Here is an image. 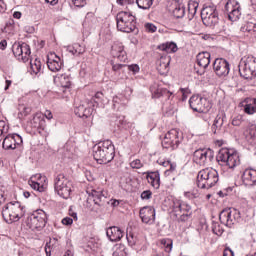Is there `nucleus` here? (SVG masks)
Instances as JSON below:
<instances>
[{
    "mask_svg": "<svg viewBox=\"0 0 256 256\" xmlns=\"http://www.w3.org/2000/svg\"><path fill=\"white\" fill-rule=\"evenodd\" d=\"M93 157L99 165H107L115 159V145L111 140H104L93 146Z\"/></svg>",
    "mask_w": 256,
    "mask_h": 256,
    "instance_id": "nucleus-1",
    "label": "nucleus"
},
{
    "mask_svg": "<svg viewBox=\"0 0 256 256\" xmlns=\"http://www.w3.org/2000/svg\"><path fill=\"white\" fill-rule=\"evenodd\" d=\"M171 217L177 223H187L193 217V208L183 200L174 199L172 203Z\"/></svg>",
    "mask_w": 256,
    "mask_h": 256,
    "instance_id": "nucleus-2",
    "label": "nucleus"
},
{
    "mask_svg": "<svg viewBox=\"0 0 256 256\" xmlns=\"http://www.w3.org/2000/svg\"><path fill=\"white\" fill-rule=\"evenodd\" d=\"M219 181V173L213 168L200 170L197 175V186L200 189H211L217 185Z\"/></svg>",
    "mask_w": 256,
    "mask_h": 256,
    "instance_id": "nucleus-3",
    "label": "nucleus"
},
{
    "mask_svg": "<svg viewBox=\"0 0 256 256\" xmlns=\"http://www.w3.org/2000/svg\"><path fill=\"white\" fill-rule=\"evenodd\" d=\"M116 22L118 31H122V33H133L137 29V18L131 12H119Z\"/></svg>",
    "mask_w": 256,
    "mask_h": 256,
    "instance_id": "nucleus-4",
    "label": "nucleus"
},
{
    "mask_svg": "<svg viewBox=\"0 0 256 256\" xmlns=\"http://www.w3.org/2000/svg\"><path fill=\"white\" fill-rule=\"evenodd\" d=\"M218 163L226 165L228 169H235L238 165H241V159L239 153L233 149L221 148L217 155Z\"/></svg>",
    "mask_w": 256,
    "mask_h": 256,
    "instance_id": "nucleus-5",
    "label": "nucleus"
},
{
    "mask_svg": "<svg viewBox=\"0 0 256 256\" xmlns=\"http://www.w3.org/2000/svg\"><path fill=\"white\" fill-rule=\"evenodd\" d=\"M23 215V207L20 202H10L2 210V217L6 223L19 221Z\"/></svg>",
    "mask_w": 256,
    "mask_h": 256,
    "instance_id": "nucleus-6",
    "label": "nucleus"
},
{
    "mask_svg": "<svg viewBox=\"0 0 256 256\" xmlns=\"http://www.w3.org/2000/svg\"><path fill=\"white\" fill-rule=\"evenodd\" d=\"M25 223L31 231H41L47 224V213L43 210H36L28 215Z\"/></svg>",
    "mask_w": 256,
    "mask_h": 256,
    "instance_id": "nucleus-7",
    "label": "nucleus"
},
{
    "mask_svg": "<svg viewBox=\"0 0 256 256\" xmlns=\"http://www.w3.org/2000/svg\"><path fill=\"white\" fill-rule=\"evenodd\" d=\"M239 73L244 79H255L256 58L253 56L242 58L239 65Z\"/></svg>",
    "mask_w": 256,
    "mask_h": 256,
    "instance_id": "nucleus-8",
    "label": "nucleus"
},
{
    "mask_svg": "<svg viewBox=\"0 0 256 256\" xmlns=\"http://www.w3.org/2000/svg\"><path fill=\"white\" fill-rule=\"evenodd\" d=\"M183 142V132L179 131L178 129H172L168 131L163 140H162V147L164 149H175L179 148V144Z\"/></svg>",
    "mask_w": 256,
    "mask_h": 256,
    "instance_id": "nucleus-9",
    "label": "nucleus"
},
{
    "mask_svg": "<svg viewBox=\"0 0 256 256\" xmlns=\"http://www.w3.org/2000/svg\"><path fill=\"white\" fill-rule=\"evenodd\" d=\"M105 203H107L105 192L103 190H92L86 201V207L90 209V211L97 213V209L103 207Z\"/></svg>",
    "mask_w": 256,
    "mask_h": 256,
    "instance_id": "nucleus-10",
    "label": "nucleus"
},
{
    "mask_svg": "<svg viewBox=\"0 0 256 256\" xmlns=\"http://www.w3.org/2000/svg\"><path fill=\"white\" fill-rule=\"evenodd\" d=\"M71 187L73 184L64 174H59L54 181V189L56 193L63 199H69L71 195Z\"/></svg>",
    "mask_w": 256,
    "mask_h": 256,
    "instance_id": "nucleus-11",
    "label": "nucleus"
},
{
    "mask_svg": "<svg viewBox=\"0 0 256 256\" xmlns=\"http://www.w3.org/2000/svg\"><path fill=\"white\" fill-rule=\"evenodd\" d=\"M219 219L222 225L232 227L237 225L241 219V212L235 208H225L219 214Z\"/></svg>",
    "mask_w": 256,
    "mask_h": 256,
    "instance_id": "nucleus-12",
    "label": "nucleus"
},
{
    "mask_svg": "<svg viewBox=\"0 0 256 256\" xmlns=\"http://www.w3.org/2000/svg\"><path fill=\"white\" fill-rule=\"evenodd\" d=\"M201 19L206 27H216V25H219V13L217 12V7H204L201 11Z\"/></svg>",
    "mask_w": 256,
    "mask_h": 256,
    "instance_id": "nucleus-13",
    "label": "nucleus"
},
{
    "mask_svg": "<svg viewBox=\"0 0 256 256\" xmlns=\"http://www.w3.org/2000/svg\"><path fill=\"white\" fill-rule=\"evenodd\" d=\"M215 157V152L209 148L197 149L193 153V161L197 163V165H207V163H211Z\"/></svg>",
    "mask_w": 256,
    "mask_h": 256,
    "instance_id": "nucleus-14",
    "label": "nucleus"
},
{
    "mask_svg": "<svg viewBox=\"0 0 256 256\" xmlns=\"http://www.w3.org/2000/svg\"><path fill=\"white\" fill-rule=\"evenodd\" d=\"M189 105L193 111L197 113H207L209 109H211V105H209V101L199 95H193L189 99Z\"/></svg>",
    "mask_w": 256,
    "mask_h": 256,
    "instance_id": "nucleus-15",
    "label": "nucleus"
},
{
    "mask_svg": "<svg viewBox=\"0 0 256 256\" xmlns=\"http://www.w3.org/2000/svg\"><path fill=\"white\" fill-rule=\"evenodd\" d=\"M21 145H23V138L19 134H8L3 138L2 148L5 151H15Z\"/></svg>",
    "mask_w": 256,
    "mask_h": 256,
    "instance_id": "nucleus-16",
    "label": "nucleus"
},
{
    "mask_svg": "<svg viewBox=\"0 0 256 256\" xmlns=\"http://www.w3.org/2000/svg\"><path fill=\"white\" fill-rule=\"evenodd\" d=\"M225 11L228 13L230 21H238L241 17V5L236 0H230L225 5Z\"/></svg>",
    "mask_w": 256,
    "mask_h": 256,
    "instance_id": "nucleus-17",
    "label": "nucleus"
},
{
    "mask_svg": "<svg viewBox=\"0 0 256 256\" xmlns=\"http://www.w3.org/2000/svg\"><path fill=\"white\" fill-rule=\"evenodd\" d=\"M28 183L34 191H38L39 193H43V191L47 189V177L42 176L41 174L32 176Z\"/></svg>",
    "mask_w": 256,
    "mask_h": 256,
    "instance_id": "nucleus-18",
    "label": "nucleus"
},
{
    "mask_svg": "<svg viewBox=\"0 0 256 256\" xmlns=\"http://www.w3.org/2000/svg\"><path fill=\"white\" fill-rule=\"evenodd\" d=\"M213 69L218 77H227L230 71L229 62L223 58H217L213 63Z\"/></svg>",
    "mask_w": 256,
    "mask_h": 256,
    "instance_id": "nucleus-19",
    "label": "nucleus"
},
{
    "mask_svg": "<svg viewBox=\"0 0 256 256\" xmlns=\"http://www.w3.org/2000/svg\"><path fill=\"white\" fill-rule=\"evenodd\" d=\"M111 55L114 59H118L122 63H125L127 59V52H125V46L121 42H114L111 47Z\"/></svg>",
    "mask_w": 256,
    "mask_h": 256,
    "instance_id": "nucleus-20",
    "label": "nucleus"
},
{
    "mask_svg": "<svg viewBox=\"0 0 256 256\" xmlns=\"http://www.w3.org/2000/svg\"><path fill=\"white\" fill-rule=\"evenodd\" d=\"M140 218L143 223L153 225L155 223V208L146 206L140 209Z\"/></svg>",
    "mask_w": 256,
    "mask_h": 256,
    "instance_id": "nucleus-21",
    "label": "nucleus"
},
{
    "mask_svg": "<svg viewBox=\"0 0 256 256\" xmlns=\"http://www.w3.org/2000/svg\"><path fill=\"white\" fill-rule=\"evenodd\" d=\"M242 182L249 187H255L256 185V168H246L242 174Z\"/></svg>",
    "mask_w": 256,
    "mask_h": 256,
    "instance_id": "nucleus-22",
    "label": "nucleus"
},
{
    "mask_svg": "<svg viewBox=\"0 0 256 256\" xmlns=\"http://www.w3.org/2000/svg\"><path fill=\"white\" fill-rule=\"evenodd\" d=\"M47 65L48 69H50L53 73H57V71H61L63 61H61V58L57 56V54L50 53L48 55Z\"/></svg>",
    "mask_w": 256,
    "mask_h": 256,
    "instance_id": "nucleus-23",
    "label": "nucleus"
},
{
    "mask_svg": "<svg viewBox=\"0 0 256 256\" xmlns=\"http://www.w3.org/2000/svg\"><path fill=\"white\" fill-rule=\"evenodd\" d=\"M106 235L112 243H117V241H121V239H123V231L117 226L109 227L106 230Z\"/></svg>",
    "mask_w": 256,
    "mask_h": 256,
    "instance_id": "nucleus-24",
    "label": "nucleus"
},
{
    "mask_svg": "<svg viewBox=\"0 0 256 256\" xmlns=\"http://www.w3.org/2000/svg\"><path fill=\"white\" fill-rule=\"evenodd\" d=\"M54 83L60 85L63 89H69L71 87V76L68 74H58L54 76Z\"/></svg>",
    "mask_w": 256,
    "mask_h": 256,
    "instance_id": "nucleus-25",
    "label": "nucleus"
},
{
    "mask_svg": "<svg viewBox=\"0 0 256 256\" xmlns=\"http://www.w3.org/2000/svg\"><path fill=\"white\" fill-rule=\"evenodd\" d=\"M197 63L199 67L203 69H207L209 64L211 63V53L209 52H201L197 55Z\"/></svg>",
    "mask_w": 256,
    "mask_h": 256,
    "instance_id": "nucleus-26",
    "label": "nucleus"
},
{
    "mask_svg": "<svg viewBox=\"0 0 256 256\" xmlns=\"http://www.w3.org/2000/svg\"><path fill=\"white\" fill-rule=\"evenodd\" d=\"M146 179L154 189H159V187H161V177L159 172L148 173Z\"/></svg>",
    "mask_w": 256,
    "mask_h": 256,
    "instance_id": "nucleus-27",
    "label": "nucleus"
},
{
    "mask_svg": "<svg viewBox=\"0 0 256 256\" xmlns=\"http://www.w3.org/2000/svg\"><path fill=\"white\" fill-rule=\"evenodd\" d=\"M152 97L159 99V97H164V99H171L173 93L165 88H158L154 90L151 88Z\"/></svg>",
    "mask_w": 256,
    "mask_h": 256,
    "instance_id": "nucleus-28",
    "label": "nucleus"
},
{
    "mask_svg": "<svg viewBox=\"0 0 256 256\" xmlns=\"http://www.w3.org/2000/svg\"><path fill=\"white\" fill-rule=\"evenodd\" d=\"M169 63H171V58H161L157 70L160 75H165L169 73Z\"/></svg>",
    "mask_w": 256,
    "mask_h": 256,
    "instance_id": "nucleus-29",
    "label": "nucleus"
},
{
    "mask_svg": "<svg viewBox=\"0 0 256 256\" xmlns=\"http://www.w3.org/2000/svg\"><path fill=\"white\" fill-rule=\"evenodd\" d=\"M158 49L165 51V53H177L179 48L175 42H166L158 46Z\"/></svg>",
    "mask_w": 256,
    "mask_h": 256,
    "instance_id": "nucleus-30",
    "label": "nucleus"
},
{
    "mask_svg": "<svg viewBox=\"0 0 256 256\" xmlns=\"http://www.w3.org/2000/svg\"><path fill=\"white\" fill-rule=\"evenodd\" d=\"M244 135L248 143H250L251 145L256 144V126H253L252 128L246 130Z\"/></svg>",
    "mask_w": 256,
    "mask_h": 256,
    "instance_id": "nucleus-31",
    "label": "nucleus"
},
{
    "mask_svg": "<svg viewBox=\"0 0 256 256\" xmlns=\"http://www.w3.org/2000/svg\"><path fill=\"white\" fill-rule=\"evenodd\" d=\"M67 51L73 55H83V53H85V46L75 43L72 46H69Z\"/></svg>",
    "mask_w": 256,
    "mask_h": 256,
    "instance_id": "nucleus-32",
    "label": "nucleus"
},
{
    "mask_svg": "<svg viewBox=\"0 0 256 256\" xmlns=\"http://www.w3.org/2000/svg\"><path fill=\"white\" fill-rule=\"evenodd\" d=\"M45 121V116L41 113H36L33 117V119L30 121L32 127L35 129H38V127H41L43 125V122Z\"/></svg>",
    "mask_w": 256,
    "mask_h": 256,
    "instance_id": "nucleus-33",
    "label": "nucleus"
},
{
    "mask_svg": "<svg viewBox=\"0 0 256 256\" xmlns=\"http://www.w3.org/2000/svg\"><path fill=\"white\" fill-rule=\"evenodd\" d=\"M221 127H223V117H221V115H217L212 124V132L214 133V135H217V133H219Z\"/></svg>",
    "mask_w": 256,
    "mask_h": 256,
    "instance_id": "nucleus-34",
    "label": "nucleus"
},
{
    "mask_svg": "<svg viewBox=\"0 0 256 256\" xmlns=\"http://www.w3.org/2000/svg\"><path fill=\"white\" fill-rule=\"evenodd\" d=\"M30 67H31V71H32V73H34V75H39V73H42L41 60L35 59L34 61H31Z\"/></svg>",
    "mask_w": 256,
    "mask_h": 256,
    "instance_id": "nucleus-35",
    "label": "nucleus"
},
{
    "mask_svg": "<svg viewBox=\"0 0 256 256\" xmlns=\"http://www.w3.org/2000/svg\"><path fill=\"white\" fill-rule=\"evenodd\" d=\"M173 15L176 19H183L185 17V6L183 4H179L174 10Z\"/></svg>",
    "mask_w": 256,
    "mask_h": 256,
    "instance_id": "nucleus-36",
    "label": "nucleus"
},
{
    "mask_svg": "<svg viewBox=\"0 0 256 256\" xmlns=\"http://www.w3.org/2000/svg\"><path fill=\"white\" fill-rule=\"evenodd\" d=\"M161 245L164 247L166 253H171L173 251V240L169 238H164L160 241Z\"/></svg>",
    "mask_w": 256,
    "mask_h": 256,
    "instance_id": "nucleus-37",
    "label": "nucleus"
},
{
    "mask_svg": "<svg viewBox=\"0 0 256 256\" xmlns=\"http://www.w3.org/2000/svg\"><path fill=\"white\" fill-rule=\"evenodd\" d=\"M9 133V125L3 120H0V141H3L5 135Z\"/></svg>",
    "mask_w": 256,
    "mask_h": 256,
    "instance_id": "nucleus-38",
    "label": "nucleus"
},
{
    "mask_svg": "<svg viewBox=\"0 0 256 256\" xmlns=\"http://www.w3.org/2000/svg\"><path fill=\"white\" fill-rule=\"evenodd\" d=\"M31 55V48L27 43H22V55L20 56L22 61H27Z\"/></svg>",
    "mask_w": 256,
    "mask_h": 256,
    "instance_id": "nucleus-39",
    "label": "nucleus"
},
{
    "mask_svg": "<svg viewBox=\"0 0 256 256\" xmlns=\"http://www.w3.org/2000/svg\"><path fill=\"white\" fill-rule=\"evenodd\" d=\"M155 0H136L139 9H151Z\"/></svg>",
    "mask_w": 256,
    "mask_h": 256,
    "instance_id": "nucleus-40",
    "label": "nucleus"
},
{
    "mask_svg": "<svg viewBox=\"0 0 256 256\" xmlns=\"http://www.w3.org/2000/svg\"><path fill=\"white\" fill-rule=\"evenodd\" d=\"M255 23L253 22H247L242 28L241 31H243V33H250V35H252L253 30L255 29Z\"/></svg>",
    "mask_w": 256,
    "mask_h": 256,
    "instance_id": "nucleus-41",
    "label": "nucleus"
},
{
    "mask_svg": "<svg viewBox=\"0 0 256 256\" xmlns=\"http://www.w3.org/2000/svg\"><path fill=\"white\" fill-rule=\"evenodd\" d=\"M12 51L15 57H21L23 55V44H14Z\"/></svg>",
    "mask_w": 256,
    "mask_h": 256,
    "instance_id": "nucleus-42",
    "label": "nucleus"
},
{
    "mask_svg": "<svg viewBox=\"0 0 256 256\" xmlns=\"http://www.w3.org/2000/svg\"><path fill=\"white\" fill-rule=\"evenodd\" d=\"M197 7H199V4L196 2H191L188 4V13L193 17L195 13H197Z\"/></svg>",
    "mask_w": 256,
    "mask_h": 256,
    "instance_id": "nucleus-43",
    "label": "nucleus"
},
{
    "mask_svg": "<svg viewBox=\"0 0 256 256\" xmlns=\"http://www.w3.org/2000/svg\"><path fill=\"white\" fill-rule=\"evenodd\" d=\"M212 231L215 235L221 236L223 235V228L219 225V223H213L212 225Z\"/></svg>",
    "mask_w": 256,
    "mask_h": 256,
    "instance_id": "nucleus-44",
    "label": "nucleus"
},
{
    "mask_svg": "<svg viewBox=\"0 0 256 256\" xmlns=\"http://www.w3.org/2000/svg\"><path fill=\"white\" fill-rule=\"evenodd\" d=\"M84 112H85V105H79L74 109L75 115H77V117H80V119L83 118Z\"/></svg>",
    "mask_w": 256,
    "mask_h": 256,
    "instance_id": "nucleus-45",
    "label": "nucleus"
},
{
    "mask_svg": "<svg viewBox=\"0 0 256 256\" xmlns=\"http://www.w3.org/2000/svg\"><path fill=\"white\" fill-rule=\"evenodd\" d=\"M244 112L247 113V115H253L254 113H256L255 109L253 108V106H251L250 103H246L244 105Z\"/></svg>",
    "mask_w": 256,
    "mask_h": 256,
    "instance_id": "nucleus-46",
    "label": "nucleus"
},
{
    "mask_svg": "<svg viewBox=\"0 0 256 256\" xmlns=\"http://www.w3.org/2000/svg\"><path fill=\"white\" fill-rule=\"evenodd\" d=\"M130 167H132V169H141L143 163L139 159H136L130 163Z\"/></svg>",
    "mask_w": 256,
    "mask_h": 256,
    "instance_id": "nucleus-47",
    "label": "nucleus"
},
{
    "mask_svg": "<svg viewBox=\"0 0 256 256\" xmlns=\"http://www.w3.org/2000/svg\"><path fill=\"white\" fill-rule=\"evenodd\" d=\"M91 115H93V108L85 107L84 114L82 115V119H88V117H91Z\"/></svg>",
    "mask_w": 256,
    "mask_h": 256,
    "instance_id": "nucleus-48",
    "label": "nucleus"
},
{
    "mask_svg": "<svg viewBox=\"0 0 256 256\" xmlns=\"http://www.w3.org/2000/svg\"><path fill=\"white\" fill-rule=\"evenodd\" d=\"M141 199H143V200H149V199H151V197H153V192H151V190H146V191H143L142 193H141Z\"/></svg>",
    "mask_w": 256,
    "mask_h": 256,
    "instance_id": "nucleus-49",
    "label": "nucleus"
},
{
    "mask_svg": "<svg viewBox=\"0 0 256 256\" xmlns=\"http://www.w3.org/2000/svg\"><path fill=\"white\" fill-rule=\"evenodd\" d=\"M145 29L148 31V33H155V31H157V26L152 23H147L145 24Z\"/></svg>",
    "mask_w": 256,
    "mask_h": 256,
    "instance_id": "nucleus-50",
    "label": "nucleus"
},
{
    "mask_svg": "<svg viewBox=\"0 0 256 256\" xmlns=\"http://www.w3.org/2000/svg\"><path fill=\"white\" fill-rule=\"evenodd\" d=\"M75 7H85L87 0H72Z\"/></svg>",
    "mask_w": 256,
    "mask_h": 256,
    "instance_id": "nucleus-51",
    "label": "nucleus"
},
{
    "mask_svg": "<svg viewBox=\"0 0 256 256\" xmlns=\"http://www.w3.org/2000/svg\"><path fill=\"white\" fill-rule=\"evenodd\" d=\"M245 103H249L252 109L256 112V98H247Z\"/></svg>",
    "mask_w": 256,
    "mask_h": 256,
    "instance_id": "nucleus-52",
    "label": "nucleus"
},
{
    "mask_svg": "<svg viewBox=\"0 0 256 256\" xmlns=\"http://www.w3.org/2000/svg\"><path fill=\"white\" fill-rule=\"evenodd\" d=\"M128 69L130 70V71H132V73L135 75L136 73H139V65H137V64H132V65H129L128 66Z\"/></svg>",
    "mask_w": 256,
    "mask_h": 256,
    "instance_id": "nucleus-53",
    "label": "nucleus"
},
{
    "mask_svg": "<svg viewBox=\"0 0 256 256\" xmlns=\"http://www.w3.org/2000/svg\"><path fill=\"white\" fill-rule=\"evenodd\" d=\"M126 238H127L129 245H131V247H133V245H135V238L133 237V234L127 235Z\"/></svg>",
    "mask_w": 256,
    "mask_h": 256,
    "instance_id": "nucleus-54",
    "label": "nucleus"
},
{
    "mask_svg": "<svg viewBox=\"0 0 256 256\" xmlns=\"http://www.w3.org/2000/svg\"><path fill=\"white\" fill-rule=\"evenodd\" d=\"M125 67V64H114L112 62V70L113 71H120V69H123Z\"/></svg>",
    "mask_w": 256,
    "mask_h": 256,
    "instance_id": "nucleus-55",
    "label": "nucleus"
},
{
    "mask_svg": "<svg viewBox=\"0 0 256 256\" xmlns=\"http://www.w3.org/2000/svg\"><path fill=\"white\" fill-rule=\"evenodd\" d=\"M118 5H132V3H135V0H117Z\"/></svg>",
    "mask_w": 256,
    "mask_h": 256,
    "instance_id": "nucleus-56",
    "label": "nucleus"
},
{
    "mask_svg": "<svg viewBox=\"0 0 256 256\" xmlns=\"http://www.w3.org/2000/svg\"><path fill=\"white\" fill-rule=\"evenodd\" d=\"M63 225H73V219L69 217H65L62 219Z\"/></svg>",
    "mask_w": 256,
    "mask_h": 256,
    "instance_id": "nucleus-57",
    "label": "nucleus"
},
{
    "mask_svg": "<svg viewBox=\"0 0 256 256\" xmlns=\"http://www.w3.org/2000/svg\"><path fill=\"white\" fill-rule=\"evenodd\" d=\"M223 256H235V253L233 252V250H231L230 248H226L223 251Z\"/></svg>",
    "mask_w": 256,
    "mask_h": 256,
    "instance_id": "nucleus-58",
    "label": "nucleus"
},
{
    "mask_svg": "<svg viewBox=\"0 0 256 256\" xmlns=\"http://www.w3.org/2000/svg\"><path fill=\"white\" fill-rule=\"evenodd\" d=\"M7 11V5L3 0H0V13H5Z\"/></svg>",
    "mask_w": 256,
    "mask_h": 256,
    "instance_id": "nucleus-59",
    "label": "nucleus"
},
{
    "mask_svg": "<svg viewBox=\"0 0 256 256\" xmlns=\"http://www.w3.org/2000/svg\"><path fill=\"white\" fill-rule=\"evenodd\" d=\"M181 93H182V101H187V88H181L180 89Z\"/></svg>",
    "mask_w": 256,
    "mask_h": 256,
    "instance_id": "nucleus-60",
    "label": "nucleus"
},
{
    "mask_svg": "<svg viewBox=\"0 0 256 256\" xmlns=\"http://www.w3.org/2000/svg\"><path fill=\"white\" fill-rule=\"evenodd\" d=\"M43 116L46 117V119H48L49 121L53 119V113H51V110H46Z\"/></svg>",
    "mask_w": 256,
    "mask_h": 256,
    "instance_id": "nucleus-61",
    "label": "nucleus"
},
{
    "mask_svg": "<svg viewBox=\"0 0 256 256\" xmlns=\"http://www.w3.org/2000/svg\"><path fill=\"white\" fill-rule=\"evenodd\" d=\"M45 253L47 256H51V243H46Z\"/></svg>",
    "mask_w": 256,
    "mask_h": 256,
    "instance_id": "nucleus-62",
    "label": "nucleus"
},
{
    "mask_svg": "<svg viewBox=\"0 0 256 256\" xmlns=\"http://www.w3.org/2000/svg\"><path fill=\"white\" fill-rule=\"evenodd\" d=\"M113 256H125V251L121 249H117L114 253Z\"/></svg>",
    "mask_w": 256,
    "mask_h": 256,
    "instance_id": "nucleus-63",
    "label": "nucleus"
},
{
    "mask_svg": "<svg viewBox=\"0 0 256 256\" xmlns=\"http://www.w3.org/2000/svg\"><path fill=\"white\" fill-rule=\"evenodd\" d=\"M232 125H234V127H239V125H241V120L237 119V118H234L232 120Z\"/></svg>",
    "mask_w": 256,
    "mask_h": 256,
    "instance_id": "nucleus-64",
    "label": "nucleus"
}]
</instances>
